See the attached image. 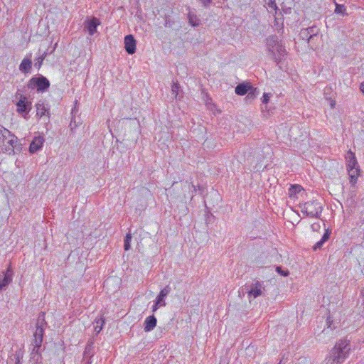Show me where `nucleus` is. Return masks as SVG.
I'll return each instance as SVG.
<instances>
[{
    "label": "nucleus",
    "instance_id": "nucleus-41",
    "mask_svg": "<svg viewBox=\"0 0 364 364\" xmlns=\"http://www.w3.org/2000/svg\"><path fill=\"white\" fill-rule=\"evenodd\" d=\"M91 360H90V358H86V359H84L83 358V364H91Z\"/></svg>",
    "mask_w": 364,
    "mask_h": 364
},
{
    "label": "nucleus",
    "instance_id": "nucleus-1",
    "mask_svg": "<svg viewBox=\"0 0 364 364\" xmlns=\"http://www.w3.org/2000/svg\"><path fill=\"white\" fill-rule=\"evenodd\" d=\"M265 41L268 55L279 65L282 59L287 54L282 41L277 35H271Z\"/></svg>",
    "mask_w": 364,
    "mask_h": 364
},
{
    "label": "nucleus",
    "instance_id": "nucleus-38",
    "mask_svg": "<svg viewBox=\"0 0 364 364\" xmlns=\"http://www.w3.org/2000/svg\"><path fill=\"white\" fill-rule=\"evenodd\" d=\"M43 60V57L39 58L38 62H36L34 65L36 67H37L38 68H39L41 67V65Z\"/></svg>",
    "mask_w": 364,
    "mask_h": 364
},
{
    "label": "nucleus",
    "instance_id": "nucleus-36",
    "mask_svg": "<svg viewBox=\"0 0 364 364\" xmlns=\"http://www.w3.org/2000/svg\"><path fill=\"white\" fill-rule=\"evenodd\" d=\"M330 233H331V232H330L329 231L326 230V231L325 232V233L323 234V235L322 236L321 240H322L324 242H326L329 239V237H330Z\"/></svg>",
    "mask_w": 364,
    "mask_h": 364
},
{
    "label": "nucleus",
    "instance_id": "nucleus-20",
    "mask_svg": "<svg viewBox=\"0 0 364 364\" xmlns=\"http://www.w3.org/2000/svg\"><path fill=\"white\" fill-rule=\"evenodd\" d=\"M32 61L30 58H24L19 65V70L24 74L30 73Z\"/></svg>",
    "mask_w": 364,
    "mask_h": 364
},
{
    "label": "nucleus",
    "instance_id": "nucleus-11",
    "mask_svg": "<svg viewBox=\"0 0 364 364\" xmlns=\"http://www.w3.org/2000/svg\"><path fill=\"white\" fill-rule=\"evenodd\" d=\"M136 41L132 35H127L124 38V48L129 54H134L136 52Z\"/></svg>",
    "mask_w": 364,
    "mask_h": 364
},
{
    "label": "nucleus",
    "instance_id": "nucleus-6",
    "mask_svg": "<svg viewBox=\"0 0 364 364\" xmlns=\"http://www.w3.org/2000/svg\"><path fill=\"white\" fill-rule=\"evenodd\" d=\"M29 89L33 90L36 88L38 92H44L50 86L49 80L43 75L33 77L28 82L27 85Z\"/></svg>",
    "mask_w": 364,
    "mask_h": 364
},
{
    "label": "nucleus",
    "instance_id": "nucleus-4",
    "mask_svg": "<svg viewBox=\"0 0 364 364\" xmlns=\"http://www.w3.org/2000/svg\"><path fill=\"white\" fill-rule=\"evenodd\" d=\"M46 326L47 323L45 320V314L43 312H41L36 323V331L33 334L34 338L31 344L32 346H36V348L41 347L44 330Z\"/></svg>",
    "mask_w": 364,
    "mask_h": 364
},
{
    "label": "nucleus",
    "instance_id": "nucleus-25",
    "mask_svg": "<svg viewBox=\"0 0 364 364\" xmlns=\"http://www.w3.org/2000/svg\"><path fill=\"white\" fill-rule=\"evenodd\" d=\"M304 191L303 188L300 185H293L289 189V195L290 197L296 196L297 193Z\"/></svg>",
    "mask_w": 364,
    "mask_h": 364
},
{
    "label": "nucleus",
    "instance_id": "nucleus-37",
    "mask_svg": "<svg viewBox=\"0 0 364 364\" xmlns=\"http://www.w3.org/2000/svg\"><path fill=\"white\" fill-rule=\"evenodd\" d=\"M269 100V95L267 93H264L262 96V103L267 104Z\"/></svg>",
    "mask_w": 364,
    "mask_h": 364
},
{
    "label": "nucleus",
    "instance_id": "nucleus-12",
    "mask_svg": "<svg viewBox=\"0 0 364 364\" xmlns=\"http://www.w3.org/2000/svg\"><path fill=\"white\" fill-rule=\"evenodd\" d=\"M100 24V21L97 18H92L85 20L84 25L85 29L88 31L90 36L95 34L97 31V27Z\"/></svg>",
    "mask_w": 364,
    "mask_h": 364
},
{
    "label": "nucleus",
    "instance_id": "nucleus-31",
    "mask_svg": "<svg viewBox=\"0 0 364 364\" xmlns=\"http://www.w3.org/2000/svg\"><path fill=\"white\" fill-rule=\"evenodd\" d=\"M346 7L343 5L336 4V9H335V13L345 15L346 14Z\"/></svg>",
    "mask_w": 364,
    "mask_h": 364
},
{
    "label": "nucleus",
    "instance_id": "nucleus-24",
    "mask_svg": "<svg viewBox=\"0 0 364 364\" xmlns=\"http://www.w3.org/2000/svg\"><path fill=\"white\" fill-rule=\"evenodd\" d=\"M95 331L96 332V333H99L100 332V331L102 329L105 323V318H102V317H100L99 318H96L95 320Z\"/></svg>",
    "mask_w": 364,
    "mask_h": 364
},
{
    "label": "nucleus",
    "instance_id": "nucleus-40",
    "mask_svg": "<svg viewBox=\"0 0 364 364\" xmlns=\"http://www.w3.org/2000/svg\"><path fill=\"white\" fill-rule=\"evenodd\" d=\"M360 91L364 95V82H361L360 85Z\"/></svg>",
    "mask_w": 364,
    "mask_h": 364
},
{
    "label": "nucleus",
    "instance_id": "nucleus-33",
    "mask_svg": "<svg viewBox=\"0 0 364 364\" xmlns=\"http://www.w3.org/2000/svg\"><path fill=\"white\" fill-rule=\"evenodd\" d=\"M276 271L282 276L287 277L289 275V272L287 270H283L281 267H277Z\"/></svg>",
    "mask_w": 364,
    "mask_h": 364
},
{
    "label": "nucleus",
    "instance_id": "nucleus-32",
    "mask_svg": "<svg viewBox=\"0 0 364 364\" xmlns=\"http://www.w3.org/2000/svg\"><path fill=\"white\" fill-rule=\"evenodd\" d=\"M299 37L302 40H304V41H306L307 42L308 39L310 38L309 31H307L306 28L301 29L300 33H299Z\"/></svg>",
    "mask_w": 364,
    "mask_h": 364
},
{
    "label": "nucleus",
    "instance_id": "nucleus-21",
    "mask_svg": "<svg viewBox=\"0 0 364 364\" xmlns=\"http://www.w3.org/2000/svg\"><path fill=\"white\" fill-rule=\"evenodd\" d=\"M95 341L93 339H90L86 345L85 351H84V359L91 358L93 355V346Z\"/></svg>",
    "mask_w": 364,
    "mask_h": 364
},
{
    "label": "nucleus",
    "instance_id": "nucleus-10",
    "mask_svg": "<svg viewBox=\"0 0 364 364\" xmlns=\"http://www.w3.org/2000/svg\"><path fill=\"white\" fill-rule=\"evenodd\" d=\"M346 165L348 172H352L354 170H360L355 154L349 151L346 155Z\"/></svg>",
    "mask_w": 364,
    "mask_h": 364
},
{
    "label": "nucleus",
    "instance_id": "nucleus-27",
    "mask_svg": "<svg viewBox=\"0 0 364 364\" xmlns=\"http://www.w3.org/2000/svg\"><path fill=\"white\" fill-rule=\"evenodd\" d=\"M188 18V22L192 26L196 27V26H199L200 21L196 15H194L191 13H189Z\"/></svg>",
    "mask_w": 364,
    "mask_h": 364
},
{
    "label": "nucleus",
    "instance_id": "nucleus-13",
    "mask_svg": "<svg viewBox=\"0 0 364 364\" xmlns=\"http://www.w3.org/2000/svg\"><path fill=\"white\" fill-rule=\"evenodd\" d=\"M23 357V351L21 349L15 351L11 354L7 360V364H21V360Z\"/></svg>",
    "mask_w": 364,
    "mask_h": 364
},
{
    "label": "nucleus",
    "instance_id": "nucleus-5",
    "mask_svg": "<svg viewBox=\"0 0 364 364\" xmlns=\"http://www.w3.org/2000/svg\"><path fill=\"white\" fill-rule=\"evenodd\" d=\"M300 207L303 213L311 218H318L322 212L321 203L317 200L307 201L301 205Z\"/></svg>",
    "mask_w": 364,
    "mask_h": 364
},
{
    "label": "nucleus",
    "instance_id": "nucleus-16",
    "mask_svg": "<svg viewBox=\"0 0 364 364\" xmlns=\"http://www.w3.org/2000/svg\"><path fill=\"white\" fill-rule=\"evenodd\" d=\"M252 87L249 82H242L236 86L235 92L238 95H245L249 92Z\"/></svg>",
    "mask_w": 364,
    "mask_h": 364
},
{
    "label": "nucleus",
    "instance_id": "nucleus-19",
    "mask_svg": "<svg viewBox=\"0 0 364 364\" xmlns=\"http://www.w3.org/2000/svg\"><path fill=\"white\" fill-rule=\"evenodd\" d=\"M322 42V35L311 36L307 43L312 50H316Z\"/></svg>",
    "mask_w": 364,
    "mask_h": 364
},
{
    "label": "nucleus",
    "instance_id": "nucleus-44",
    "mask_svg": "<svg viewBox=\"0 0 364 364\" xmlns=\"http://www.w3.org/2000/svg\"><path fill=\"white\" fill-rule=\"evenodd\" d=\"M282 360H281L279 363V364H282Z\"/></svg>",
    "mask_w": 364,
    "mask_h": 364
},
{
    "label": "nucleus",
    "instance_id": "nucleus-2",
    "mask_svg": "<svg viewBox=\"0 0 364 364\" xmlns=\"http://www.w3.org/2000/svg\"><path fill=\"white\" fill-rule=\"evenodd\" d=\"M18 139L9 129L0 125V146L4 153L14 155L21 149L18 146Z\"/></svg>",
    "mask_w": 364,
    "mask_h": 364
},
{
    "label": "nucleus",
    "instance_id": "nucleus-9",
    "mask_svg": "<svg viewBox=\"0 0 364 364\" xmlns=\"http://www.w3.org/2000/svg\"><path fill=\"white\" fill-rule=\"evenodd\" d=\"M45 142V139L43 136L38 135L35 136L29 146V151L34 154L42 149Z\"/></svg>",
    "mask_w": 364,
    "mask_h": 364
},
{
    "label": "nucleus",
    "instance_id": "nucleus-28",
    "mask_svg": "<svg viewBox=\"0 0 364 364\" xmlns=\"http://www.w3.org/2000/svg\"><path fill=\"white\" fill-rule=\"evenodd\" d=\"M306 29L309 31L310 37L321 35L319 28L316 26H309Z\"/></svg>",
    "mask_w": 364,
    "mask_h": 364
},
{
    "label": "nucleus",
    "instance_id": "nucleus-7",
    "mask_svg": "<svg viewBox=\"0 0 364 364\" xmlns=\"http://www.w3.org/2000/svg\"><path fill=\"white\" fill-rule=\"evenodd\" d=\"M18 100L16 105L17 112L23 117H26L31 109V102L28 101L27 97L17 92L15 95Z\"/></svg>",
    "mask_w": 364,
    "mask_h": 364
},
{
    "label": "nucleus",
    "instance_id": "nucleus-3",
    "mask_svg": "<svg viewBox=\"0 0 364 364\" xmlns=\"http://www.w3.org/2000/svg\"><path fill=\"white\" fill-rule=\"evenodd\" d=\"M350 351V341L340 340L331 350L330 355L326 358L327 364H341L348 357Z\"/></svg>",
    "mask_w": 364,
    "mask_h": 364
},
{
    "label": "nucleus",
    "instance_id": "nucleus-22",
    "mask_svg": "<svg viewBox=\"0 0 364 364\" xmlns=\"http://www.w3.org/2000/svg\"><path fill=\"white\" fill-rule=\"evenodd\" d=\"M259 94V90L256 88L252 87V88L247 93V96L245 97V100L247 102L251 103Z\"/></svg>",
    "mask_w": 364,
    "mask_h": 364
},
{
    "label": "nucleus",
    "instance_id": "nucleus-18",
    "mask_svg": "<svg viewBox=\"0 0 364 364\" xmlns=\"http://www.w3.org/2000/svg\"><path fill=\"white\" fill-rule=\"evenodd\" d=\"M36 115L42 117L49 114V107L48 105H46L44 102L40 101L36 105Z\"/></svg>",
    "mask_w": 364,
    "mask_h": 364
},
{
    "label": "nucleus",
    "instance_id": "nucleus-23",
    "mask_svg": "<svg viewBox=\"0 0 364 364\" xmlns=\"http://www.w3.org/2000/svg\"><path fill=\"white\" fill-rule=\"evenodd\" d=\"M11 278L0 274V290H2L6 287H7L11 282Z\"/></svg>",
    "mask_w": 364,
    "mask_h": 364
},
{
    "label": "nucleus",
    "instance_id": "nucleus-29",
    "mask_svg": "<svg viewBox=\"0 0 364 364\" xmlns=\"http://www.w3.org/2000/svg\"><path fill=\"white\" fill-rule=\"evenodd\" d=\"M180 86L178 82H173L171 87V92L173 95L174 98H177L179 95Z\"/></svg>",
    "mask_w": 364,
    "mask_h": 364
},
{
    "label": "nucleus",
    "instance_id": "nucleus-17",
    "mask_svg": "<svg viewBox=\"0 0 364 364\" xmlns=\"http://www.w3.org/2000/svg\"><path fill=\"white\" fill-rule=\"evenodd\" d=\"M170 291L171 287L168 285L162 289L156 299V301L157 302V304H161V306H165V298L170 293Z\"/></svg>",
    "mask_w": 364,
    "mask_h": 364
},
{
    "label": "nucleus",
    "instance_id": "nucleus-35",
    "mask_svg": "<svg viewBox=\"0 0 364 364\" xmlns=\"http://www.w3.org/2000/svg\"><path fill=\"white\" fill-rule=\"evenodd\" d=\"M2 275H6V277H9V278L12 279L13 277V271L11 268V267H9L6 272H2L1 273Z\"/></svg>",
    "mask_w": 364,
    "mask_h": 364
},
{
    "label": "nucleus",
    "instance_id": "nucleus-14",
    "mask_svg": "<svg viewBox=\"0 0 364 364\" xmlns=\"http://www.w3.org/2000/svg\"><path fill=\"white\" fill-rule=\"evenodd\" d=\"M41 348H36V346H33V348L31 353V357L29 360L30 364H41L42 360V357L41 353H39V350Z\"/></svg>",
    "mask_w": 364,
    "mask_h": 364
},
{
    "label": "nucleus",
    "instance_id": "nucleus-30",
    "mask_svg": "<svg viewBox=\"0 0 364 364\" xmlns=\"http://www.w3.org/2000/svg\"><path fill=\"white\" fill-rule=\"evenodd\" d=\"M131 240H132V235L130 233H127L126 235V236H125L124 244V248L125 251H128L130 249V247H131V245H130Z\"/></svg>",
    "mask_w": 364,
    "mask_h": 364
},
{
    "label": "nucleus",
    "instance_id": "nucleus-26",
    "mask_svg": "<svg viewBox=\"0 0 364 364\" xmlns=\"http://www.w3.org/2000/svg\"><path fill=\"white\" fill-rule=\"evenodd\" d=\"M360 170H354L352 172H348L350 176V183L351 186L354 187L357 182V178L359 174Z\"/></svg>",
    "mask_w": 364,
    "mask_h": 364
},
{
    "label": "nucleus",
    "instance_id": "nucleus-39",
    "mask_svg": "<svg viewBox=\"0 0 364 364\" xmlns=\"http://www.w3.org/2000/svg\"><path fill=\"white\" fill-rule=\"evenodd\" d=\"M161 304H157V302H156V301H155L154 305L152 306V311H153V312L156 311V310H157L159 307H161Z\"/></svg>",
    "mask_w": 364,
    "mask_h": 364
},
{
    "label": "nucleus",
    "instance_id": "nucleus-43",
    "mask_svg": "<svg viewBox=\"0 0 364 364\" xmlns=\"http://www.w3.org/2000/svg\"><path fill=\"white\" fill-rule=\"evenodd\" d=\"M203 3L205 4V2L207 1L208 4L210 3L211 0H203Z\"/></svg>",
    "mask_w": 364,
    "mask_h": 364
},
{
    "label": "nucleus",
    "instance_id": "nucleus-42",
    "mask_svg": "<svg viewBox=\"0 0 364 364\" xmlns=\"http://www.w3.org/2000/svg\"><path fill=\"white\" fill-rule=\"evenodd\" d=\"M269 4L271 7H274L275 9L277 8L276 3L274 1L271 0Z\"/></svg>",
    "mask_w": 364,
    "mask_h": 364
},
{
    "label": "nucleus",
    "instance_id": "nucleus-8",
    "mask_svg": "<svg viewBox=\"0 0 364 364\" xmlns=\"http://www.w3.org/2000/svg\"><path fill=\"white\" fill-rule=\"evenodd\" d=\"M264 289L262 282L256 281L252 283L250 286L245 285L242 291H246L248 294V296L257 298L262 295V291Z\"/></svg>",
    "mask_w": 364,
    "mask_h": 364
},
{
    "label": "nucleus",
    "instance_id": "nucleus-15",
    "mask_svg": "<svg viewBox=\"0 0 364 364\" xmlns=\"http://www.w3.org/2000/svg\"><path fill=\"white\" fill-rule=\"evenodd\" d=\"M157 319L154 315L148 316L144 323V329L146 332L152 331L156 326Z\"/></svg>",
    "mask_w": 364,
    "mask_h": 364
},
{
    "label": "nucleus",
    "instance_id": "nucleus-34",
    "mask_svg": "<svg viewBox=\"0 0 364 364\" xmlns=\"http://www.w3.org/2000/svg\"><path fill=\"white\" fill-rule=\"evenodd\" d=\"M325 242L321 239L319 241H318L314 246L313 250L314 251L319 250L322 247Z\"/></svg>",
    "mask_w": 364,
    "mask_h": 364
}]
</instances>
